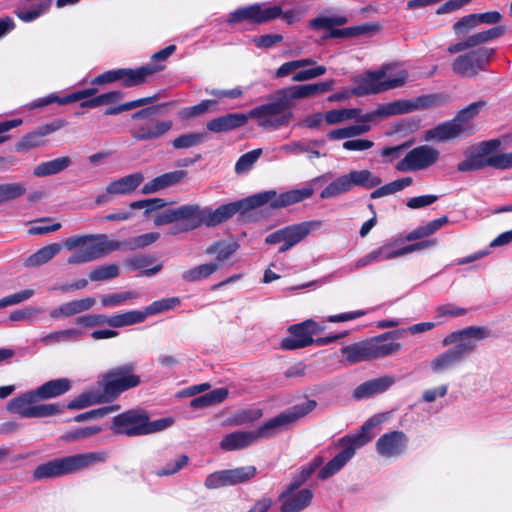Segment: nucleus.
Wrapping results in <instances>:
<instances>
[{"label":"nucleus","mask_w":512,"mask_h":512,"mask_svg":"<svg viewBox=\"0 0 512 512\" xmlns=\"http://www.w3.org/2000/svg\"><path fill=\"white\" fill-rule=\"evenodd\" d=\"M311 187L290 190L277 194L275 190L260 192L238 201L222 204L215 210L200 207L197 204H185L158 213L154 218L156 226L174 224L167 232L168 235H178L193 231L202 225L215 227L231 219L237 213H245L270 203L272 209L284 208L299 203L312 196Z\"/></svg>","instance_id":"nucleus-1"},{"label":"nucleus","mask_w":512,"mask_h":512,"mask_svg":"<svg viewBox=\"0 0 512 512\" xmlns=\"http://www.w3.org/2000/svg\"><path fill=\"white\" fill-rule=\"evenodd\" d=\"M160 237L158 232H149L128 240L119 242L110 240L106 234H88L68 237L64 245L67 250L78 248L67 259L71 265L82 264L100 259L111 252L117 251L122 247L130 250L144 248L156 242Z\"/></svg>","instance_id":"nucleus-2"},{"label":"nucleus","mask_w":512,"mask_h":512,"mask_svg":"<svg viewBox=\"0 0 512 512\" xmlns=\"http://www.w3.org/2000/svg\"><path fill=\"white\" fill-rule=\"evenodd\" d=\"M71 387L72 383L68 378L49 380L39 387L11 399L7 404V410L23 418H44L61 414L64 411V407L60 404L37 403L61 396L68 392Z\"/></svg>","instance_id":"nucleus-3"},{"label":"nucleus","mask_w":512,"mask_h":512,"mask_svg":"<svg viewBox=\"0 0 512 512\" xmlns=\"http://www.w3.org/2000/svg\"><path fill=\"white\" fill-rule=\"evenodd\" d=\"M317 406L315 400L308 399L269 419L254 431H235L227 434L220 442L224 451L244 449L261 438H267L277 431L295 423Z\"/></svg>","instance_id":"nucleus-4"},{"label":"nucleus","mask_w":512,"mask_h":512,"mask_svg":"<svg viewBox=\"0 0 512 512\" xmlns=\"http://www.w3.org/2000/svg\"><path fill=\"white\" fill-rule=\"evenodd\" d=\"M492 336L485 326H468L448 334L442 341L443 346L453 347L437 355L430 363L434 372H441L461 363L477 350V343Z\"/></svg>","instance_id":"nucleus-5"},{"label":"nucleus","mask_w":512,"mask_h":512,"mask_svg":"<svg viewBox=\"0 0 512 512\" xmlns=\"http://www.w3.org/2000/svg\"><path fill=\"white\" fill-rule=\"evenodd\" d=\"M173 423L172 417L151 421L146 410L129 409L113 417L111 430L115 434L137 437L162 432L171 427Z\"/></svg>","instance_id":"nucleus-6"},{"label":"nucleus","mask_w":512,"mask_h":512,"mask_svg":"<svg viewBox=\"0 0 512 512\" xmlns=\"http://www.w3.org/2000/svg\"><path fill=\"white\" fill-rule=\"evenodd\" d=\"M136 370L135 362H126L103 372L98 378L97 388L101 391L104 401L111 403L122 393L138 387L142 381Z\"/></svg>","instance_id":"nucleus-7"},{"label":"nucleus","mask_w":512,"mask_h":512,"mask_svg":"<svg viewBox=\"0 0 512 512\" xmlns=\"http://www.w3.org/2000/svg\"><path fill=\"white\" fill-rule=\"evenodd\" d=\"M100 461H104V456L98 452L59 457L38 465L34 469L32 477L34 480L59 478L83 470Z\"/></svg>","instance_id":"nucleus-8"},{"label":"nucleus","mask_w":512,"mask_h":512,"mask_svg":"<svg viewBox=\"0 0 512 512\" xmlns=\"http://www.w3.org/2000/svg\"><path fill=\"white\" fill-rule=\"evenodd\" d=\"M323 330L316 321L307 319L297 324H293L288 328V336L280 342L282 350L292 351L306 348L310 345L325 346L331 344L341 338H344L348 331H343L327 337H319L314 339L313 336Z\"/></svg>","instance_id":"nucleus-9"},{"label":"nucleus","mask_w":512,"mask_h":512,"mask_svg":"<svg viewBox=\"0 0 512 512\" xmlns=\"http://www.w3.org/2000/svg\"><path fill=\"white\" fill-rule=\"evenodd\" d=\"M372 427L373 423L368 421L362 426L360 433L340 438L337 446L341 447L342 450L319 470L318 479L325 480L338 473L352 459L356 450L371 440L367 431Z\"/></svg>","instance_id":"nucleus-10"},{"label":"nucleus","mask_w":512,"mask_h":512,"mask_svg":"<svg viewBox=\"0 0 512 512\" xmlns=\"http://www.w3.org/2000/svg\"><path fill=\"white\" fill-rule=\"evenodd\" d=\"M382 179L370 170H352L329 183L320 193L321 199L336 198L352 191L355 186L372 189L380 186Z\"/></svg>","instance_id":"nucleus-11"},{"label":"nucleus","mask_w":512,"mask_h":512,"mask_svg":"<svg viewBox=\"0 0 512 512\" xmlns=\"http://www.w3.org/2000/svg\"><path fill=\"white\" fill-rule=\"evenodd\" d=\"M321 225V220L304 221L288 225L267 235L265 243L268 245L282 243L278 249V253L282 254L301 242L311 231L319 229Z\"/></svg>","instance_id":"nucleus-12"},{"label":"nucleus","mask_w":512,"mask_h":512,"mask_svg":"<svg viewBox=\"0 0 512 512\" xmlns=\"http://www.w3.org/2000/svg\"><path fill=\"white\" fill-rule=\"evenodd\" d=\"M495 54V48L478 47L456 57L452 63V70L461 77L473 78L480 72L488 70Z\"/></svg>","instance_id":"nucleus-13"},{"label":"nucleus","mask_w":512,"mask_h":512,"mask_svg":"<svg viewBox=\"0 0 512 512\" xmlns=\"http://www.w3.org/2000/svg\"><path fill=\"white\" fill-rule=\"evenodd\" d=\"M384 76L385 72L381 70L367 72L366 77L356 80L357 85L352 88V93L356 96L378 94L400 87L405 82V77H394L382 80Z\"/></svg>","instance_id":"nucleus-14"},{"label":"nucleus","mask_w":512,"mask_h":512,"mask_svg":"<svg viewBox=\"0 0 512 512\" xmlns=\"http://www.w3.org/2000/svg\"><path fill=\"white\" fill-rule=\"evenodd\" d=\"M257 474V468L253 465L225 469L209 474L204 482L207 489H218L226 486L248 482Z\"/></svg>","instance_id":"nucleus-15"},{"label":"nucleus","mask_w":512,"mask_h":512,"mask_svg":"<svg viewBox=\"0 0 512 512\" xmlns=\"http://www.w3.org/2000/svg\"><path fill=\"white\" fill-rule=\"evenodd\" d=\"M440 153L429 145H421L410 150L395 168L399 172L424 170L439 160Z\"/></svg>","instance_id":"nucleus-16"},{"label":"nucleus","mask_w":512,"mask_h":512,"mask_svg":"<svg viewBox=\"0 0 512 512\" xmlns=\"http://www.w3.org/2000/svg\"><path fill=\"white\" fill-rule=\"evenodd\" d=\"M282 14L283 10L278 5L263 7L261 4H252L230 13L228 22L235 24L247 20L252 24H263L281 17Z\"/></svg>","instance_id":"nucleus-17"},{"label":"nucleus","mask_w":512,"mask_h":512,"mask_svg":"<svg viewBox=\"0 0 512 512\" xmlns=\"http://www.w3.org/2000/svg\"><path fill=\"white\" fill-rule=\"evenodd\" d=\"M486 167H492L498 170H507L512 168V152L499 153L482 157V154H472L460 162L457 170L460 172L482 170Z\"/></svg>","instance_id":"nucleus-18"},{"label":"nucleus","mask_w":512,"mask_h":512,"mask_svg":"<svg viewBox=\"0 0 512 512\" xmlns=\"http://www.w3.org/2000/svg\"><path fill=\"white\" fill-rule=\"evenodd\" d=\"M407 445V435L403 431L394 430L379 437L376 442V451L382 457H398L406 451Z\"/></svg>","instance_id":"nucleus-19"},{"label":"nucleus","mask_w":512,"mask_h":512,"mask_svg":"<svg viewBox=\"0 0 512 512\" xmlns=\"http://www.w3.org/2000/svg\"><path fill=\"white\" fill-rule=\"evenodd\" d=\"M163 69L159 65H143L137 68H117L118 82L124 88L138 87L148 81L156 72Z\"/></svg>","instance_id":"nucleus-20"},{"label":"nucleus","mask_w":512,"mask_h":512,"mask_svg":"<svg viewBox=\"0 0 512 512\" xmlns=\"http://www.w3.org/2000/svg\"><path fill=\"white\" fill-rule=\"evenodd\" d=\"M179 297L163 298L153 301L145 307L144 310H130L127 311L129 324L135 325L143 323L148 316L156 315L175 308L180 305Z\"/></svg>","instance_id":"nucleus-21"},{"label":"nucleus","mask_w":512,"mask_h":512,"mask_svg":"<svg viewBox=\"0 0 512 512\" xmlns=\"http://www.w3.org/2000/svg\"><path fill=\"white\" fill-rule=\"evenodd\" d=\"M76 324L84 328L108 325L113 328L130 326L127 311L107 316L105 314H86L76 318Z\"/></svg>","instance_id":"nucleus-22"},{"label":"nucleus","mask_w":512,"mask_h":512,"mask_svg":"<svg viewBox=\"0 0 512 512\" xmlns=\"http://www.w3.org/2000/svg\"><path fill=\"white\" fill-rule=\"evenodd\" d=\"M269 103L257 106L250 110L247 116L250 118H264L267 116H275L282 114L286 110L291 108V104L289 103L283 89H278L275 91V97Z\"/></svg>","instance_id":"nucleus-23"},{"label":"nucleus","mask_w":512,"mask_h":512,"mask_svg":"<svg viewBox=\"0 0 512 512\" xmlns=\"http://www.w3.org/2000/svg\"><path fill=\"white\" fill-rule=\"evenodd\" d=\"M269 103L257 106L250 110L247 116L250 118H264L267 116H275L282 114L286 110L291 108V104L289 103L283 89H278L275 91V97Z\"/></svg>","instance_id":"nucleus-24"},{"label":"nucleus","mask_w":512,"mask_h":512,"mask_svg":"<svg viewBox=\"0 0 512 512\" xmlns=\"http://www.w3.org/2000/svg\"><path fill=\"white\" fill-rule=\"evenodd\" d=\"M333 84V80H328L319 83L294 85L282 89L292 107L294 100L317 96L331 91L333 89Z\"/></svg>","instance_id":"nucleus-25"},{"label":"nucleus","mask_w":512,"mask_h":512,"mask_svg":"<svg viewBox=\"0 0 512 512\" xmlns=\"http://www.w3.org/2000/svg\"><path fill=\"white\" fill-rule=\"evenodd\" d=\"M248 120L244 113H227L208 121L206 128L213 133H226L245 126Z\"/></svg>","instance_id":"nucleus-26"},{"label":"nucleus","mask_w":512,"mask_h":512,"mask_svg":"<svg viewBox=\"0 0 512 512\" xmlns=\"http://www.w3.org/2000/svg\"><path fill=\"white\" fill-rule=\"evenodd\" d=\"M97 91H98L97 88H87V89L73 92L64 97H60L54 93H51L43 98L34 100L30 104V108H32V109L41 108V107L48 106L52 103H57L58 105H66V104L74 103V102L81 101L86 98L94 97L95 94L97 93Z\"/></svg>","instance_id":"nucleus-27"},{"label":"nucleus","mask_w":512,"mask_h":512,"mask_svg":"<svg viewBox=\"0 0 512 512\" xmlns=\"http://www.w3.org/2000/svg\"><path fill=\"white\" fill-rule=\"evenodd\" d=\"M395 382L392 376H383L375 379L368 380L353 391V398L356 400H362L370 398L376 394H380L388 390Z\"/></svg>","instance_id":"nucleus-28"},{"label":"nucleus","mask_w":512,"mask_h":512,"mask_svg":"<svg viewBox=\"0 0 512 512\" xmlns=\"http://www.w3.org/2000/svg\"><path fill=\"white\" fill-rule=\"evenodd\" d=\"M415 110V105L409 100H397L394 102L381 104L372 112L366 113L361 117L365 122H371L376 117H387L392 115H400L409 113Z\"/></svg>","instance_id":"nucleus-29"},{"label":"nucleus","mask_w":512,"mask_h":512,"mask_svg":"<svg viewBox=\"0 0 512 512\" xmlns=\"http://www.w3.org/2000/svg\"><path fill=\"white\" fill-rule=\"evenodd\" d=\"M400 331L386 332L378 336L375 340L370 341L372 347L373 358H383L398 352L401 344L393 340L398 338Z\"/></svg>","instance_id":"nucleus-30"},{"label":"nucleus","mask_w":512,"mask_h":512,"mask_svg":"<svg viewBox=\"0 0 512 512\" xmlns=\"http://www.w3.org/2000/svg\"><path fill=\"white\" fill-rule=\"evenodd\" d=\"M281 502L280 512H300L308 507L313 499V491L309 488L299 490L285 498L278 497Z\"/></svg>","instance_id":"nucleus-31"},{"label":"nucleus","mask_w":512,"mask_h":512,"mask_svg":"<svg viewBox=\"0 0 512 512\" xmlns=\"http://www.w3.org/2000/svg\"><path fill=\"white\" fill-rule=\"evenodd\" d=\"M95 305L93 297L72 300L66 302L50 311V317L53 319L67 318L91 309Z\"/></svg>","instance_id":"nucleus-32"},{"label":"nucleus","mask_w":512,"mask_h":512,"mask_svg":"<svg viewBox=\"0 0 512 512\" xmlns=\"http://www.w3.org/2000/svg\"><path fill=\"white\" fill-rule=\"evenodd\" d=\"M464 134L463 128L456 123L453 119L442 122L436 127L429 129L425 132L424 140L431 141L436 140L439 142L446 141L458 137Z\"/></svg>","instance_id":"nucleus-33"},{"label":"nucleus","mask_w":512,"mask_h":512,"mask_svg":"<svg viewBox=\"0 0 512 512\" xmlns=\"http://www.w3.org/2000/svg\"><path fill=\"white\" fill-rule=\"evenodd\" d=\"M143 181L144 175L136 172L110 182L106 190L114 195H127L134 192Z\"/></svg>","instance_id":"nucleus-34"},{"label":"nucleus","mask_w":512,"mask_h":512,"mask_svg":"<svg viewBox=\"0 0 512 512\" xmlns=\"http://www.w3.org/2000/svg\"><path fill=\"white\" fill-rule=\"evenodd\" d=\"M341 354L349 364H356L374 359L370 341H362L345 346L341 349Z\"/></svg>","instance_id":"nucleus-35"},{"label":"nucleus","mask_w":512,"mask_h":512,"mask_svg":"<svg viewBox=\"0 0 512 512\" xmlns=\"http://www.w3.org/2000/svg\"><path fill=\"white\" fill-rule=\"evenodd\" d=\"M379 24L376 22H367L357 26H351L346 28H333L325 35L324 39L329 38H354L361 35H370L379 30Z\"/></svg>","instance_id":"nucleus-36"},{"label":"nucleus","mask_w":512,"mask_h":512,"mask_svg":"<svg viewBox=\"0 0 512 512\" xmlns=\"http://www.w3.org/2000/svg\"><path fill=\"white\" fill-rule=\"evenodd\" d=\"M67 239L68 238H66L63 243H53L42 247L25 259L24 266L37 267L47 263L61 251L62 247L66 248L64 243Z\"/></svg>","instance_id":"nucleus-37"},{"label":"nucleus","mask_w":512,"mask_h":512,"mask_svg":"<svg viewBox=\"0 0 512 512\" xmlns=\"http://www.w3.org/2000/svg\"><path fill=\"white\" fill-rule=\"evenodd\" d=\"M486 106V101L479 100L476 102H473L466 106L465 108L458 111V113L455 115L454 120L457 124H459L463 128V133L466 135H471L473 133L472 126H470L468 123L477 117L482 110Z\"/></svg>","instance_id":"nucleus-38"},{"label":"nucleus","mask_w":512,"mask_h":512,"mask_svg":"<svg viewBox=\"0 0 512 512\" xmlns=\"http://www.w3.org/2000/svg\"><path fill=\"white\" fill-rule=\"evenodd\" d=\"M394 255L392 248L389 245H383L375 250H372L368 254L357 259L351 266V270H359L368 265L379 263L385 260L393 259Z\"/></svg>","instance_id":"nucleus-39"},{"label":"nucleus","mask_w":512,"mask_h":512,"mask_svg":"<svg viewBox=\"0 0 512 512\" xmlns=\"http://www.w3.org/2000/svg\"><path fill=\"white\" fill-rule=\"evenodd\" d=\"M71 164L72 160L69 156L55 158L38 164L33 170V175L36 177L55 175L67 169Z\"/></svg>","instance_id":"nucleus-40"},{"label":"nucleus","mask_w":512,"mask_h":512,"mask_svg":"<svg viewBox=\"0 0 512 512\" xmlns=\"http://www.w3.org/2000/svg\"><path fill=\"white\" fill-rule=\"evenodd\" d=\"M154 258L150 255H139L131 258H127L125 260V265L130 270H142L141 275L146 277H152L156 275L161 269L162 264H157L152 268H147L150 264L154 262Z\"/></svg>","instance_id":"nucleus-41"},{"label":"nucleus","mask_w":512,"mask_h":512,"mask_svg":"<svg viewBox=\"0 0 512 512\" xmlns=\"http://www.w3.org/2000/svg\"><path fill=\"white\" fill-rule=\"evenodd\" d=\"M219 269V264L217 262H209L205 264H201L190 268L184 271L181 274V278L185 282H199L209 278L213 273H215Z\"/></svg>","instance_id":"nucleus-42"},{"label":"nucleus","mask_w":512,"mask_h":512,"mask_svg":"<svg viewBox=\"0 0 512 512\" xmlns=\"http://www.w3.org/2000/svg\"><path fill=\"white\" fill-rule=\"evenodd\" d=\"M238 249L239 244L235 241L230 243H226L224 241H216L206 248L205 254H216L214 262H217L220 267L221 263L228 260Z\"/></svg>","instance_id":"nucleus-43"},{"label":"nucleus","mask_w":512,"mask_h":512,"mask_svg":"<svg viewBox=\"0 0 512 512\" xmlns=\"http://www.w3.org/2000/svg\"><path fill=\"white\" fill-rule=\"evenodd\" d=\"M363 115L359 108L333 109L325 113V121L328 125H335L350 119L363 121L361 119Z\"/></svg>","instance_id":"nucleus-44"},{"label":"nucleus","mask_w":512,"mask_h":512,"mask_svg":"<svg viewBox=\"0 0 512 512\" xmlns=\"http://www.w3.org/2000/svg\"><path fill=\"white\" fill-rule=\"evenodd\" d=\"M124 97V93L121 90H114L100 95H96L92 98H86L81 100V108H96L103 105H109L115 103Z\"/></svg>","instance_id":"nucleus-45"},{"label":"nucleus","mask_w":512,"mask_h":512,"mask_svg":"<svg viewBox=\"0 0 512 512\" xmlns=\"http://www.w3.org/2000/svg\"><path fill=\"white\" fill-rule=\"evenodd\" d=\"M101 403L107 402L104 401L101 391L98 390L96 392H84L78 395L76 398L67 403L66 408L70 410L84 409L91 405Z\"/></svg>","instance_id":"nucleus-46"},{"label":"nucleus","mask_w":512,"mask_h":512,"mask_svg":"<svg viewBox=\"0 0 512 512\" xmlns=\"http://www.w3.org/2000/svg\"><path fill=\"white\" fill-rule=\"evenodd\" d=\"M413 183L411 177H404L387 183L383 186H377L376 189L370 194L371 199H378L396 192L402 191Z\"/></svg>","instance_id":"nucleus-47"},{"label":"nucleus","mask_w":512,"mask_h":512,"mask_svg":"<svg viewBox=\"0 0 512 512\" xmlns=\"http://www.w3.org/2000/svg\"><path fill=\"white\" fill-rule=\"evenodd\" d=\"M207 139L205 132H191L181 134L172 141L175 149H187L204 143Z\"/></svg>","instance_id":"nucleus-48"},{"label":"nucleus","mask_w":512,"mask_h":512,"mask_svg":"<svg viewBox=\"0 0 512 512\" xmlns=\"http://www.w3.org/2000/svg\"><path fill=\"white\" fill-rule=\"evenodd\" d=\"M52 0H45L36 5L33 9L18 8L15 10L16 16L23 22H32L45 14L51 7Z\"/></svg>","instance_id":"nucleus-49"},{"label":"nucleus","mask_w":512,"mask_h":512,"mask_svg":"<svg viewBox=\"0 0 512 512\" xmlns=\"http://www.w3.org/2000/svg\"><path fill=\"white\" fill-rule=\"evenodd\" d=\"M167 204L163 198H148L133 201L129 204V207L134 210L143 209V217L148 218L151 213L164 208Z\"/></svg>","instance_id":"nucleus-50"},{"label":"nucleus","mask_w":512,"mask_h":512,"mask_svg":"<svg viewBox=\"0 0 512 512\" xmlns=\"http://www.w3.org/2000/svg\"><path fill=\"white\" fill-rule=\"evenodd\" d=\"M506 33V28L502 25L470 35L473 48L485 44L491 40L502 37Z\"/></svg>","instance_id":"nucleus-51"},{"label":"nucleus","mask_w":512,"mask_h":512,"mask_svg":"<svg viewBox=\"0 0 512 512\" xmlns=\"http://www.w3.org/2000/svg\"><path fill=\"white\" fill-rule=\"evenodd\" d=\"M190 459L185 454L176 455L175 458L167 462L161 469L155 472L158 477L171 476L178 473L189 463Z\"/></svg>","instance_id":"nucleus-52"},{"label":"nucleus","mask_w":512,"mask_h":512,"mask_svg":"<svg viewBox=\"0 0 512 512\" xmlns=\"http://www.w3.org/2000/svg\"><path fill=\"white\" fill-rule=\"evenodd\" d=\"M41 131L37 128L34 131H31L25 134L21 139L15 144V151L20 153L26 150H30L36 147H39L43 144V138Z\"/></svg>","instance_id":"nucleus-53"},{"label":"nucleus","mask_w":512,"mask_h":512,"mask_svg":"<svg viewBox=\"0 0 512 512\" xmlns=\"http://www.w3.org/2000/svg\"><path fill=\"white\" fill-rule=\"evenodd\" d=\"M26 187L22 183H5L0 184V204L15 200L23 196Z\"/></svg>","instance_id":"nucleus-54"},{"label":"nucleus","mask_w":512,"mask_h":512,"mask_svg":"<svg viewBox=\"0 0 512 512\" xmlns=\"http://www.w3.org/2000/svg\"><path fill=\"white\" fill-rule=\"evenodd\" d=\"M120 274L117 264H108L98 266L89 273L91 281H106L118 277Z\"/></svg>","instance_id":"nucleus-55"},{"label":"nucleus","mask_w":512,"mask_h":512,"mask_svg":"<svg viewBox=\"0 0 512 512\" xmlns=\"http://www.w3.org/2000/svg\"><path fill=\"white\" fill-rule=\"evenodd\" d=\"M140 294L136 291H126L121 293H113L105 295L101 298L103 307H116L124 304L128 300L137 299Z\"/></svg>","instance_id":"nucleus-56"},{"label":"nucleus","mask_w":512,"mask_h":512,"mask_svg":"<svg viewBox=\"0 0 512 512\" xmlns=\"http://www.w3.org/2000/svg\"><path fill=\"white\" fill-rule=\"evenodd\" d=\"M261 154L262 149L258 148L241 155L235 164V172L243 174L251 170Z\"/></svg>","instance_id":"nucleus-57"},{"label":"nucleus","mask_w":512,"mask_h":512,"mask_svg":"<svg viewBox=\"0 0 512 512\" xmlns=\"http://www.w3.org/2000/svg\"><path fill=\"white\" fill-rule=\"evenodd\" d=\"M216 105V100L206 99L197 105L183 108L179 114L182 118L189 119L206 113L209 109L215 107Z\"/></svg>","instance_id":"nucleus-58"},{"label":"nucleus","mask_w":512,"mask_h":512,"mask_svg":"<svg viewBox=\"0 0 512 512\" xmlns=\"http://www.w3.org/2000/svg\"><path fill=\"white\" fill-rule=\"evenodd\" d=\"M118 409H119V405L99 407V408L92 409L90 411L76 415L74 417V421L84 422V421L93 420V419H100Z\"/></svg>","instance_id":"nucleus-59"},{"label":"nucleus","mask_w":512,"mask_h":512,"mask_svg":"<svg viewBox=\"0 0 512 512\" xmlns=\"http://www.w3.org/2000/svg\"><path fill=\"white\" fill-rule=\"evenodd\" d=\"M475 17L476 16L474 14H468L455 22L452 27L455 35L459 37L469 33L472 29H474L478 25Z\"/></svg>","instance_id":"nucleus-60"},{"label":"nucleus","mask_w":512,"mask_h":512,"mask_svg":"<svg viewBox=\"0 0 512 512\" xmlns=\"http://www.w3.org/2000/svg\"><path fill=\"white\" fill-rule=\"evenodd\" d=\"M436 243L437 242L434 239L423 240V241H420L417 243L406 245V246L396 249V250L392 249V252H393L394 258H396V257L402 256V255L408 254V253H412L417 250H423L426 248L433 247L436 245Z\"/></svg>","instance_id":"nucleus-61"},{"label":"nucleus","mask_w":512,"mask_h":512,"mask_svg":"<svg viewBox=\"0 0 512 512\" xmlns=\"http://www.w3.org/2000/svg\"><path fill=\"white\" fill-rule=\"evenodd\" d=\"M326 70H327L326 67L322 66V65L316 66L314 68L301 70V71L296 72L292 76V80L295 82H302V81L314 79L316 77L324 75L326 73Z\"/></svg>","instance_id":"nucleus-62"},{"label":"nucleus","mask_w":512,"mask_h":512,"mask_svg":"<svg viewBox=\"0 0 512 512\" xmlns=\"http://www.w3.org/2000/svg\"><path fill=\"white\" fill-rule=\"evenodd\" d=\"M50 221L49 218H42L37 221L38 225L32 226L28 229L29 235H44L55 232L61 228V223L57 222L52 225H44L43 223Z\"/></svg>","instance_id":"nucleus-63"},{"label":"nucleus","mask_w":512,"mask_h":512,"mask_svg":"<svg viewBox=\"0 0 512 512\" xmlns=\"http://www.w3.org/2000/svg\"><path fill=\"white\" fill-rule=\"evenodd\" d=\"M283 40V36L280 34H265L259 37H255L253 42L258 48L269 49L280 43Z\"/></svg>","instance_id":"nucleus-64"}]
</instances>
